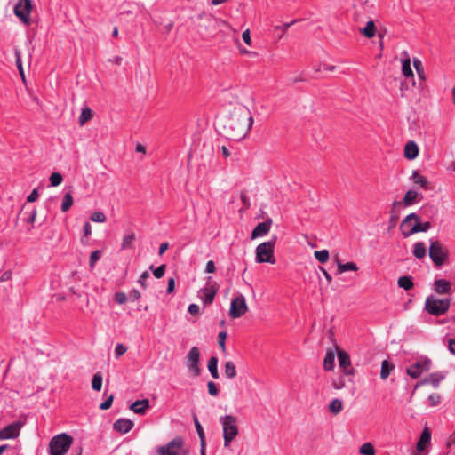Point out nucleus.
Returning <instances> with one entry per match:
<instances>
[{"label": "nucleus", "mask_w": 455, "mask_h": 455, "mask_svg": "<svg viewBox=\"0 0 455 455\" xmlns=\"http://www.w3.org/2000/svg\"><path fill=\"white\" fill-rule=\"evenodd\" d=\"M252 124L253 117L250 109L243 105H238L230 111L224 122L225 136L229 140L240 141L248 134Z\"/></svg>", "instance_id": "f257e3e1"}, {"label": "nucleus", "mask_w": 455, "mask_h": 455, "mask_svg": "<svg viewBox=\"0 0 455 455\" xmlns=\"http://www.w3.org/2000/svg\"><path fill=\"white\" fill-rule=\"evenodd\" d=\"M276 242L277 236L273 235L269 241L259 244L256 248V262L275 264L274 251Z\"/></svg>", "instance_id": "f03ea898"}, {"label": "nucleus", "mask_w": 455, "mask_h": 455, "mask_svg": "<svg viewBox=\"0 0 455 455\" xmlns=\"http://www.w3.org/2000/svg\"><path fill=\"white\" fill-rule=\"evenodd\" d=\"M73 437L66 433L53 436L49 443L50 455H65L73 443Z\"/></svg>", "instance_id": "7ed1b4c3"}, {"label": "nucleus", "mask_w": 455, "mask_h": 455, "mask_svg": "<svg viewBox=\"0 0 455 455\" xmlns=\"http://www.w3.org/2000/svg\"><path fill=\"white\" fill-rule=\"evenodd\" d=\"M220 422L223 428L224 446L228 447L238 435L237 419L233 415L220 417Z\"/></svg>", "instance_id": "20e7f679"}, {"label": "nucleus", "mask_w": 455, "mask_h": 455, "mask_svg": "<svg viewBox=\"0 0 455 455\" xmlns=\"http://www.w3.org/2000/svg\"><path fill=\"white\" fill-rule=\"evenodd\" d=\"M428 254L436 267H441L449 257L448 250L435 238L429 239Z\"/></svg>", "instance_id": "39448f33"}, {"label": "nucleus", "mask_w": 455, "mask_h": 455, "mask_svg": "<svg viewBox=\"0 0 455 455\" xmlns=\"http://www.w3.org/2000/svg\"><path fill=\"white\" fill-rule=\"evenodd\" d=\"M451 299H435L434 295L427 297L424 309L430 315L440 316L450 308Z\"/></svg>", "instance_id": "423d86ee"}, {"label": "nucleus", "mask_w": 455, "mask_h": 455, "mask_svg": "<svg viewBox=\"0 0 455 455\" xmlns=\"http://www.w3.org/2000/svg\"><path fill=\"white\" fill-rule=\"evenodd\" d=\"M32 8V0H19L14 5L13 13L23 24L29 26Z\"/></svg>", "instance_id": "0eeeda50"}, {"label": "nucleus", "mask_w": 455, "mask_h": 455, "mask_svg": "<svg viewBox=\"0 0 455 455\" xmlns=\"http://www.w3.org/2000/svg\"><path fill=\"white\" fill-rule=\"evenodd\" d=\"M431 365L432 361L427 356H422L406 369V373L411 379H418L424 371H430Z\"/></svg>", "instance_id": "6e6552de"}, {"label": "nucleus", "mask_w": 455, "mask_h": 455, "mask_svg": "<svg viewBox=\"0 0 455 455\" xmlns=\"http://www.w3.org/2000/svg\"><path fill=\"white\" fill-rule=\"evenodd\" d=\"M248 310L243 295L240 294L231 300L229 316L233 319L243 316Z\"/></svg>", "instance_id": "1a4fd4ad"}, {"label": "nucleus", "mask_w": 455, "mask_h": 455, "mask_svg": "<svg viewBox=\"0 0 455 455\" xmlns=\"http://www.w3.org/2000/svg\"><path fill=\"white\" fill-rule=\"evenodd\" d=\"M184 441L177 436L167 444L157 448L158 455H180V451L183 448Z\"/></svg>", "instance_id": "9d476101"}, {"label": "nucleus", "mask_w": 455, "mask_h": 455, "mask_svg": "<svg viewBox=\"0 0 455 455\" xmlns=\"http://www.w3.org/2000/svg\"><path fill=\"white\" fill-rule=\"evenodd\" d=\"M187 367L189 372L196 377L200 374L201 370L199 368L200 352L197 347H193L187 355Z\"/></svg>", "instance_id": "9b49d317"}, {"label": "nucleus", "mask_w": 455, "mask_h": 455, "mask_svg": "<svg viewBox=\"0 0 455 455\" xmlns=\"http://www.w3.org/2000/svg\"><path fill=\"white\" fill-rule=\"evenodd\" d=\"M447 371H442L430 373L415 385V389L419 388L420 386L427 384L431 385L434 388H437L439 387L441 381L447 377Z\"/></svg>", "instance_id": "f8f14e48"}, {"label": "nucleus", "mask_w": 455, "mask_h": 455, "mask_svg": "<svg viewBox=\"0 0 455 455\" xmlns=\"http://www.w3.org/2000/svg\"><path fill=\"white\" fill-rule=\"evenodd\" d=\"M218 22L219 20L217 18L210 16L206 20V24L199 25V33L201 37L204 40L213 37L216 34Z\"/></svg>", "instance_id": "ddd939ff"}, {"label": "nucleus", "mask_w": 455, "mask_h": 455, "mask_svg": "<svg viewBox=\"0 0 455 455\" xmlns=\"http://www.w3.org/2000/svg\"><path fill=\"white\" fill-rule=\"evenodd\" d=\"M23 423L20 420L14 421L0 430V440L13 439L20 435Z\"/></svg>", "instance_id": "4468645a"}, {"label": "nucleus", "mask_w": 455, "mask_h": 455, "mask_svg": "<svg viewBox=\"0 0 455 455\" xmlns=\"http://www.w3.org/2000/svg\"><path fill=\"white\" fill-rule=\"evenodd\" d=\"M273 220L267 218L265 221L259 223L252 230L251 239H256L267 235L271 229Z\"/></svg>", "instance_id": "2eb2a0df"}, {"label": "nucleus", "mask_w": 455, "mask_h": 455, "mask_svg": "<svg viewBox=\"0 0 455 455\" xmlns=\"http://www.w3.org/2000/svg\"><path fill=\"white\" fill-rule=\"evenodd\" d=\"M218 292V288L215 285L204 287L199 291L200 298L204 306L211 305Z\"/></svg>", "instance_id": "dca6fc26"}, {"label": "nucleus", "mask_w": 455, "mask_h": 455, "mask_svg": "<svg viewBox=\"0 0 455 455\" xmlns=\"http://www.w3.org/2000/svg\"><path fill=\"white\" fill-rule=\"evenodd\" d=\"M432 228V223L430 221L421 222L420 220L415 221V224L404 233V237L407 238L416 233L419 232H427Z\"/></svg>", "instance_id": "f3484780"}, {"label": "nucleus", "mask_w": 455, "mask_h": 455, "mask_svg": "<svg viewBox=\"0 0 455 455\" xmlns=\"http://www.w3.org/2000/svg\"><path fill=\"white\" fill-rule=\"evenodd\" d=\"M134 424L128 419H118L113 425L114 430L121 434H126L133 427Z\"/></svg>", "instance_id": "a211bd4d"}, {"label": "nucleus", "mask_w": 455, "mask_h": 455, "mask_svg": "<svg viewBox=\"0 0 455 455\" xmlns=\"http://www.w3.org/2000/svg\"><path fill=\"white\" fill-rule=\"evenodd\" d=\"M149 401L148 399L136 400L130 406L129 409L134 413L144 415L148 409H149Z\"/></svg>", "instance_id": "6ab92c4d"}, {"label": "nucleus", "mask_w": 455, "mask_h": 455, "mask_svg": "<svg viewBox=\"0 0 455 455\" xmlns=\"http://www.w3.org/2000/svg\"><path fill=\"white\" fill-rule=\"evenodd\" d=\"M421 198H422V196L420 194H419L415 190L411 189L405 193L403 200L399 201V202L402 203V207H406V206H411V205L416 204Z\"/></svg>", "instance_id": "aec40b11"}, {"label": "nucleus", "mask_w": 455, "mask_h": 455, "mask_svg": "<svg viewBox=\"0 0 455 455\" xmlns=\"http://www.w3.org/2000/svg\"><path fill=\"white\" fill-rule=\"evenodd\" d=\"M435 291L438 294H450L451 293V284L446 279H436L434 283Z\"/></svg>", "instance_id": "412c9836"}, {"label": "nucleus", "mask_w": 455, "mask_h": 455, "mask_svg": "<svg viewBox=\"0 0 455 455\" xmlns=\"http://www.w3.org/2000/svg\"><path fill=\"white\" fill-rule=\"evenodd\" d=\"M411 220L418 221V220H421V219H420L419 215L417 214L416 212H411L409 215H407L402 220L401 225H400V229H401V232H402L403 236H404V233L406 234V232L408 230H410V228L412 227L411 225Z\"/></svg>", "instance_id": "4be33fe9"}, {"label": "nucleus", "mask_w": 455, "mask_h": 455, "mask_svg": "<svg viewBox=\"0 0 455 455\" xmlns=\"http://www.w3.org/2000/svg\"><path fill=\"white\" fill-rule=\"evenodd\" d=\"M419 156V147L415 141L410 140L404 147V156L408 160H413Z\"/></svg>", "instance_id": "5701e85b"}, {"label": "nucleus", "mask_w": 455, "mask_h": 455, "mask_svg": "<svg viewBox=\"0 0 455 455\" xmlns=\"http://www.w3.org/2000/svg\"><path fill=\"white\" fill-rule=\"evenodd\" d=\"M402 55L404 57L402 59V72L406 77H413V71L411 66V59L406 51L402 52Z\"/></svg>", "instance_id": "b1692460"}, {"label": "nucleus", "mask_w": 455, "mask_h": 455, "mask_svg": "<svg viewBox=\"0 0 455 455\" xmlns=\"http://www.w3.org/2000/svg\"><path fill=\"white\" fill-rule=\"evenodd\" d=\"M402 208H403L402 203H400L399 201H394L392 203V206H391V210H390V220H389L391 226H395L396 221L400 218V213H401Z\"/></svg>", "instance_id": "393cba45"}, {"label": "nucleus", "mask_w": 455, "mask_h": 455, "mask_svg": "<svg viewBox=\"0 0 455 455\" xmlns=\"http://www.w3.org/2000/svg\"><path fill=\"white\" fill-rule=\"evenodd\" d=\"M431 433L427 427H425L421 433L419 440L417 443V450L421 452L425 450L426 444L430 443Z\"/></svg>", "instance_id": "a878e982"}, {"label": "nucleus", "mask_w": 455, "mask_h": 455, "mask_svg": "<svg viewBox=\"0 0 455 455\" xmlns=\"http://www.w3.org/2000/svg\"><path fill=\"white\" fill-rule=\"evenodd\" d=\"M411 180L413 181V183L419 185L420 188H423L425 189H430L429 182L427 180L426 177L420 175L417 170H414L412 172V174L411 176Z\"/></svg>", "instance_id": "bb28decb"}, {"label": "nucleus", "mask_w": 455, "mask_h": 455, "mask_svg": "<svg viewBox=\"0 0 455 455\" xmlns=\"http://www.w3.org/2000/svg\"><path fill=\"white\" fill-rule=\"evenodd\" d=\"M397 284L400 288L405 291H410L413 288V278L411 275H403L398 278Z\"/></svg>", "instance_id": "cd10ccee"}, {"label": "nucleus", "mask_w": 455, "mask_h": 455, "mask_svg": "<svg viewBox=\"0 0 455 455\" xmlns=\"http://www.w3.org/2000/svg\"><path fill=\"white\" fill-rule=\"evenodd\" d=\"M207 368L209 372L211 373L212 377L214 379H217L220 378V374L218 371V358L216 356H212L207 363Z\"/></svg>", "instance_id": "c85d7f7f"}, {"label": "nucleus", "mask_w": 455, "mask_h": 455, "mask_svg": "<svg viewBox=\"0 0 455 455\" xmlns=\"http://www.w3.org/2000/svg\"><path fill=\"white\" fill-rule=\"evenodd\" d=\"M394 369L395 365L393 363L388 360H384L381 363L380 378L382 379H387Z\"/></svg>", "instance_id": "c756f323"}, {"label": "nucleus", "mask_w": 455, "mask_h": 455, "mask_svg": "<svg viewBox=\"0 0 455 455\" xmlns=\"http://www.w3.org/2000/svg\"><path fill=\"white\" fill-rule=\"evenodd\" d=\"M427 249L423 242H417L413 245L412 254L416 259H422L426 256Z\"/></svg>", "instance_id": "7c9ffc66"}, {"label": "nucleus", "mask_w": 455, "mask_h": 455, "mask_svg": "<svg viewBox=\"0 0 455 455\" xmlns=\"http://www.w3.org/2000/svg\"><path fill=\"white\" fill-rule=\"evenodd\" d=\"M338 360L340 369H345L351 363L349 355L344 350L338 349Z\"/></svg>", "instance_id": "2f4dec72"}, {"label": "nucleus", "mask_w": 455, "mask_h": 455, "mask_svg": "<svg viewBox=\"0 0 455 455\" xmlns=\"http://www.w3.org/2000/svg\"><path fill=\"white\" fill-rule=\"evenodd\" d=\"M338 272L342 274L347 271H357L358 267L355 262L342 263L339 259L337 260Z\"/></svg>", "instance_id": "473e14b6"}, {"label": "nucleus", "mask_w": 455, "mask_h": 455, "mask_svg": "<svg viewBox=\"0 0 455 455\" xmlns=\"http://www.w3.org/2000/svg\"><path fill=\"white\" fill-rule=\"evenodd\" d=\"M376 27L373 20H369L366 26L360 29V32L367 38H372L375 36Z\"/></svg>", "instance_id": "72a5a7b5"}, {"label": "nucleus", "mask_w": 455, "mask_h": 455, "mask_svg": "<svg viewBox=\"0 0 455 455\" xmlns=\"http://www.w3.org/2000/svg\"><path fill=\"white\" fill-rule=\"evenodd\" d=\"M335 355L332 351H328L323 360V368L325 371H332L334 368Z\"/></svg>", "instance_id": "f704fd0d"}, {"label": "nucleus", "mask_w": 455, "mask_h": 455, "mask_svg": "<svg viewBox=\"0 0 455 455\" xmlns=\"http://www.w3.org/2000/svg\"><path fill=\"white\" fill-rule=\"evenodd\" d=\"M224 374L229 379H232L236 376V368L233 362L228 361L225 363Z\"/></svg>", "instance_id": "c9c22d12"}, {"label": "nucleus", "mask_w": 455, "mask_h": 455, "mask_svg": "<svg viewBox=\"0 0 455 455\" xmlns=\"http://www.w3.org/2000/svg\"><path fill=\"white\" fill-rule=\"evenodd\" d=\"M73 196L71 195L70 192H67L64 196H63V200H62V204H61V211L63 212H66L67 211L69 210V208L72 206L73 204Z\"/></svg>", "instance_id": "e433bc0d"}, {"label": "nucleus", "mask_w": 455, "mask_h": 455, "mask_svg": "<svg viewBox=\"0 0 455 455\" xmlns=\"http://www.w3.org/2000/svg\"><path fill=\"white\" fill-rule=\"evenodd\" d=\"M135 239H136V236H135L134 233L124 235L123 238V241H122V244H121L122 250H126V249L132 248Z\"/></svg>", "instance_id": "4c0bfd02"}, {"label": "nucleus", "mask_w": 455, "mask_h": 455, "mask_svg": "<svg viewBox=\"0 0 455 455\" xmlns=\"http://www.w3.org/2000/svg\"><path fill=\"white\" fill-rule=\"evenodd\" d=\"M342 401L338 398L333 399L329 404V410L333 414L339 413L342 411Z\"/></svg>", "instance_id": "58836bf2"}, {"label": "nucleus", "mask_w": 455, "mask_h": 455, "mask_svg": "<svg viewBox=\"0 0 455 455\" xmlns=\"http://www.w3.org/2000/svg\"><path fill=\"white\" fill-rule=\"evenodd\" d=\"M193 420H194L196 430L199 439H200V443H206L204 428H203L202 425L200 424L196 415H194Z\"/></svg>", "instance_id": "ea45409f"}, {"label": "nucleus", "mask_w": 455, "mask_h": 455, "mask_svg": "<svg viewBox=\"0 0 455 455\" xmlns=\"http://www.w3.org/2000/svg\"><path fill=\"white\" fill-rule=\"evenodd\" d=\"M14 57H15V62H16V66L19 70V73H20V76L22 77V79L25 80V74H24V69H23L22 60H21V53H20V50H18V49L14 50Z\"/></svg>", "instance_id": "a19ab883"}, {"label": "nucleus", "mask_w": 455, "mask_h": 455, "mask_svg": "<svg viewBox=\"0 0 455 455\" xmlns=\"http://www.w3.org/2000/svg\"><path fill=\"white\" fill-rule=\"evenodd\" d=\"M102 387V375L97 372L93 375L92 379V388L95 391H100Z\"/></svg>", "instance_id": "79ce46f5"}, {"label": "nucleus", "mask_w": 455, "mask_h": 455, "mask_svg": "<svg viewBox=\"0 0 455 455\" xmlns=\"http://www.w3.org/2000/svg\"><path fill=\"white\" fill-rule=\"evenodd\" d=\"M413 66L419 78L421 80H425L424 68L421 60L419 58H413Z\"/></svg>", "instance_id": "37998d69"}, {"label": "nucleus", "mask_w": 455, "mask_h": 455, "mask_svg": "<svg viewBox=\"0 0 455 455\" xmlns=\"http://www.w3.org/2000/svg\"><path fill=\"white\" fill-rule=\"evenodd\" d=\"M92 117V111L85 108L82 110L81 115L79 116V123L81 125L84 124L86 122H88Z\"/></svg>", "instance_id": "c03bdc74"}, {"label": "nucleus", "mask_w": 455, "mask_h": 455, "mask_svg": "<svg viewBox=\"0 0 455 455\" xmlns=\"http://www.w3.org/2000/svg\"><path fill=\"white\" fill-rule=\"evenodd\" d=\"M362 455H375V450L371 443H363L359 450Z\"/></svg>", "instance_id": "a18cd8bd"}, {"label": "nucleus", "mask_w": 455, "mask_h": 455, "mask_svg": "<svg viewBox=\"0 0 455 455\" xmlns=\"http://www.w3.org/2000/svg\"><path fill=\"white\" fill-rule=\"evenodd\" d=\"M329 251L327 250L315 251V257L320 263H325L329 259Z\"/></svg>", "instance_id": "49530a36"}, {"label": "nucleus", "mask_w": 455, "mask_h": 455, "mask_svg": "<svg viewBox=\"0 0 455 455\" xmlns=\"http://www.w3.org/2000/svg\"><path fill=\"white\" fill-rule=\"evenodd\" d=\"M50 183H51V186L52 187H57L59 186L62 180H63V178H62V175L59 172H52L50 176Z\"/></svg>", "instance_id": "de8ad7c7"}, {"label": "nucleus", "mask_w": 455, "mask_h": 455, "mask_svg": "<svg viewBox=\"0 0 455 455\" xmlns=\"http://www.w3.org/2000/svg\"><path fill=\"white\" fill-rule=\"evenodd\" d=\"M90 220L93 222L103 223L106 221V215L102 212H94L90 216Z\"/></svg>", "instance_id": "09e8293b"}, {"label": "nucleus", "mask_w": 455, "mask_h": 455, "mask_svg": "<svg viewBox=\"0 0 455 455\" xmlns=\"http://www.w3.org/2000/svg\"><path fill=\"white\" fill-rule=\"evenodd\" d=\"M100 257H101L100 251L96 250V251H92L90 255V260H89L90 267H93L94 265L96 264V262L100 259Z\"/></svg>", "instance_id": "8fccbe9b"}, {"label": "nucleus", "mask_w": 455, "mask_h": 455, "mask_svg": "<svg viewBox=\"0 0 455 455\" xmlns=\"http://www.w3.org/2000/svg\"><path fill=\"white\" fill-rule=\"evenodd\" d=\"M427 401L431 406H437L441 403V396L437 393H433L428 395Z\"/></svg>", "instance_id": "3c124183"}, {"label": "nucleus", "mask_w": 455, "mask_h": 455, "mask_svg": "<svg viewBox=\"0 0 455 455\" xmlns=\"http://www.w3.org/2000/svg\"><path fill=\"white\" fill-rule=\"evenodd\" d=\"M127 299V295L124 291L116 292L114 295V300L119 305L124 304Z\"/></svg>", "instance_id": "603ef678"}, {"label": "nucleus", "mask_w": 455, "mask_h": 455, "mask_svg": "<svg viewBox=\"0 0 455 455\" xmlns=\"http://www.w3.org/2000/svg\"><path fill=\"white\" fill-rule=\"evenodd\" d=\"M149 277V273L148 271H144L138 279V283L141 286L142 289L146 290L148 288L147 279Z\"/></svg>", "instance_id": "864d4df0"}, {"label": "nucleus", "mask_w": 455, "mask_h": 455, "mask_svg": "<svg viewBox=\"0 0 455 455\" xmlns=\"http://www.w3.org/2000/svg\"><path fill=\"white\" fill-rule=\"evenodd\" d=\"M208 393L212 396H217L219 395V389L217 384L213 381H208L207 383Z\"/></svg>", "instance_id": "5fc2aeb1"}, {"label": "nucleus", "mask_w": 455, "mask_h": 455, "mask_svg": "<svg viewBox=\"0 0 455 455\" xmlns=\"http://www.w3.org/2000/svg\"><path fill=\"white\" fill-rule=\"evenodd\" d=\"M226 339H227V332L226 331H220L218 334V344L221 347L222 351L226 350Z\"/></svg>", "instance_id": "6e6d98bb"}, {"label": "nucleus", "mask_w": 455, "mask_h": 455, "mask_svg": "<svg viewBox=\"0 0 455 455\" xmlns=\"http://www.w3.org/2000/svg\"><path fill=\"white\" fill-rule=\"evenodd\" d=\"M166 270V266L164 264L159 266L155 270H153V275L156 278L160 279L164 275Z\"/></svg>", "instance_id": "4d7b16f0"}, {"label": "nucleus", "mask_w": 455, "mask_h": 455, "mask_svg": "<svg viewBox=\"0 0 455 455\" xmlns=\"http://www.w3.org/2000/svg\"><path fill=\"white\" fill-rule=\"evenodd\" d=\"M113 400H114V395H111L104 402H102L100 404L99 408L102 411L109 409L113 403Z\"/></svg>", "instance_id": "13d9d810"}, {"label": "nucleus", "mask_w": 455, "mask_h": 455, "mask_svg": "<svg viewBox=\"0 0 455 455\" xmlns=\"http://www.w3.org/2000/svg\"><path fill=\"white\" fill-rule=\"evenodd\" d=\"M127 351V347L121 344V343H118L116 344V347H115V355L116 358L120 357L121 355H123L125 352Z\"/></svg>", "instance_id": "bf43d9fd"}, {"label": "nucleus", "mask_w": 455, "mask_h": 455, "mask_svg": "<svg viewBox=\"0 0 455 455\" xmlns=\"http://www.w3.org/2000/svg\"><path fill=\"white\" fill-rule=\"evenodd\" d=\"M128 298L131 301H137L141 298V293L137 289H132L130 291Z\"/></svg>", "instance_id": "052dcab7"}, {"label": "nucleus", "mask_w": 455, "mask_h": 455, "mask_svg": "<svg viewBox=\"0 0 455 455\" xmlns=\"http://www.w3.org/2000/svg\"><path fill=\"white\" fill-rule=\"evenodd\" d=\"M36 217V210L35 208H33L30 211V212L28 214V216L26 218H24V221L28 224H32V223H34Z\"/></svg>", "instance_id": "680f3d73"}, {"label": "nucleus", "mask_w": 455, "mask_h": 455, "mask_svg": "<svg viewBox=\"0 0 455 455\" xmlns=\"http://www.w3.org/2000/svg\"><path fill=\"white\" fill-rule=\"evenodd\" d=\"M39 196V194H38V191H37V188H35L32 190V192L27 197V202L28 203H32V202H35L37 200Z\"/></svg>", "instance_id": "e2e57ef3"}, {"label": "nucleus", "mask_w": 455, "mask_h": 455, "mask_svg": "<svg viewBox=\"0 0 455 455\" xmlns=\"http://www.w3.org/2000/svg\"><path fill=\"white\" fill-rule=\"evenodd\" d=\"M205 273H214L216 271L215 263L212 260H209L205 266Z\"/></svg>", "instance_id": "0e129e2a"}, {"label": "nucleus", "mask_w": 455, "mask_h": 455, "mask_svg": "<svg viewBox=\"0 0 455 455\" xmlns=\"http://www.w3.org/2000/svg\"><path fill=\"white\" fill-rule=\"evenodd\" d=\"M174 288H175V280L173 277H171L169 278L168 280V284H167V289H166V293L167 294H171L174 291Z\"/></svg>", "instance_id": "69168bd1"}, {"label": "nucleus", "mask_w": 455, "mask_h": 455, "mask_svg": "<svg viewBox=\"0 0 455 455\" xmlns=\"http://www.w3.org/2000/svg\"><path fill=\"white\" fill-rule=\"evenodd\" d=\"M241 201L243 202L244 207L248 209L251 206L250 199L247 196L246 192H242L240 196Z\"/></svg>", "instance_id": "338daca9"}, {"label": "nucleus", "mask_w": 455, "mask_h": 455, "mask_svg": "<svg viewBox=\"0 0 455 455\" xmlns=\"http://www.w3.org/2000/svg\"><path fill=\"white\" fill-rule=\"evenodd\" d=\"M84 237H87L92 234V226L86 221L83 227Z\"/></svg>", "instance_id": "774afa93"}]
</instances>
